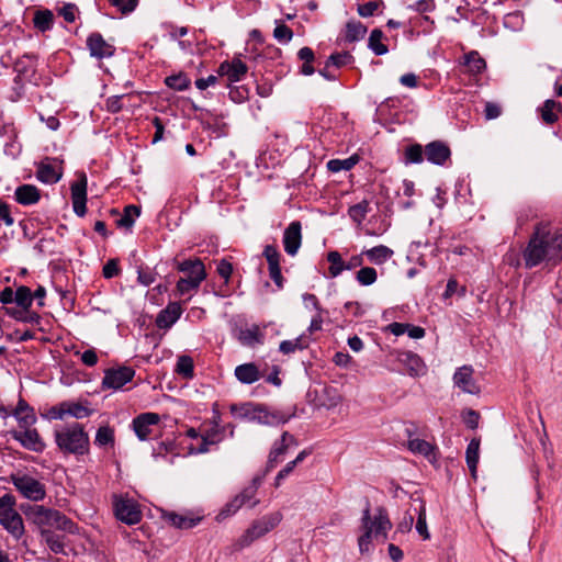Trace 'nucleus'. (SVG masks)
Masks as SVG:
<instances>
[{"label":"nucleus","mask_w":562,"mask_h":562,"mask_svg":"<svg viewBox=\"0 0 562 562\" xmlns=\"http://www.w3.org/2000/svg\"><path fill=\"white\" fill-rule=\"evenodd\" d=\"M525 268H554L562 262V227L538 223L522 250Z\"/></svg>","instance_id":"f257e3e1"},{"label":"nucleus","mask_w":562,"mask_h":562,"mask_svg":"<svg viewBox=\"0 0 562 562\" xmlns=\"http://www.w3.org/2000/svg\"><path fill=\"white\" fill-rule=\"evenodd\" d=\"M22 509L27 519L40 529V533L53 528L70 533L75 532L74 522L59 510L42 505H27V507H22Z\"/></svg>","instance_id":"f03ea898"},{"label":"nucleus","mask_w":562,"mask_h":562,"mask_svg":"<svg viewBox=\"0 0 562 562\" xmlns=\"http://www.w3.org/2000/svg\"><path fill=\"white\" fill-rule=\"evenodd\" d=\"M55 442L65 453L82 456L89 451V435L79 423H71L54 432Z\"/></svg>","instance_id":"7ed1b4c3"},{"label":"nucleus","mask_w":562,"mask_h":562,"mask_svg":"<svg viewBox=\"0 0 562 562\" xmlns=\"http://www.w3.org/2000/svg\"><path fill=\"white\" fill-rule=\"evenodd\" d=\"M281 520L282 514L279 512L270 513L254 520L244 533L233 543L234 550L240 551L249 547L252 542L273 530Z\"/></svg>","instance_id":"20e7f679"},{"label":"nucleus","mask_w":562,"mask_h":562,"mask_svg":"<svg viewBox=\"0 0 562 562\" xmlns=\"http://www.w3.org/2000/svg\"><path fill=\"white\" fill-rule=\"evenodd\" d=\"M359 529L370 530L374 535V539L379 543H384L387 539V533L392 529V522L385 508L376 507L374 513L370 509L368 503L362 512Z\"/></svg>","instance_id":"39448f33"},{"label":"nucleus","mask_w":562,"mask_h":562,"mask_svg":"<svg viewBox=\"0 0 562 562\" xmlns=\"http://www.w3.org/2000/svg\"><path fill=\"white\" fill-rule=\"evenodd\" d=\"M177 269L187 274L177 282V291L180 295L196 291L206 278L205 267L199 258L179 262Z\"/></svg>","instance_id":"423d86ee"},{"label":"nucleus","mask_w":562,"mask_h":562,"mask_svg":"<svg viewBox=\"0 0 562 562\" xmlns=\"http://www.w3.org/2000/svg\"><path fill=\"white\" fill-rule=\"evenodd\" d=\"M16 501L11 494L0 496V525L15 539L24 535V524L21 515L15 509Z\"/></svg>","instance_id":"0eeeda50"},{"label":"nucleus","mask_w":562,"mask_h":562,"mask_svg":"<svg viewBox=\"0 0 562 562\" xmlns=\"http://www.w3.org/2000/svg\"><path fill=\"white\" fill-rule=\"evenodd\" d=\"M10 482L29 501L41 502L46 497L45 484L25 472L18 471L12 473Z\"/></svg>","instance_id":"6e6552de"},{"label":"nucleus","mask_w":562,"mask_h":562,"mask_svg":"<svg viewBox=\"0 0 562 562\" xmlns=\"http://www.w3.org/2000/svg\"><path fill=\"white\" fill-rule=\"evenodd\" d=\"M21 430L10 431L12 438L21 443V446L33 452H43L46 445L41 438L38 431L31 427H21Z\"/></svg>","instance_id":"1a4fd4ad"},{"label":"nucleus","mask_w":562,"mask_h":562,"mask_svg":"<svg viewBox=\"0 0 562 562\" xmlns=\"http://www.w3.org/2000/svg\"><path fill=\"white\" fill-rule=\"evenodd\" d=\"M160 417L156 413H143L136 416L133 422V430L139 440H148L158 426Z\"/></svg>","instance_id":"9d476101"},{"label":"nucleus","mask_w":562,"mask_h":562,"mask_svg":"<svg viewBox=\"0 0 562 562\" xmlns=\"http://www.w3.org/2000/svg\"><path fill=\"white\" fill-rule=\"evenodd\" d=\"M114 513L119 520L127 525H135L142 518L137 505L132 499L127 498H115Z\"/></svg>","instance_id":"9b49d317"},{"label":"nucleus","mask_w":562,"mask_h":562,"mask_svg":"<svg viewBox=\"0 0 562 562\" xmlns=\"http://www.w3.org/2000/svg\"><path fill=\"white\" fill-rule=\"evenodd\" d=\"M61 176V164L56 159L45 158L37 165L36 178L43 183H56L60 180Z\"/></svg>","instance_id":"f8f14e48"},{"label":"nucleus","mask_w":562,"mask_h":562,"mask_svg":"<svg viewBox=\"0 0 562 562\" xmlns=\"http://www.w3.org/2000/svg\"><path fill=\"white\" fill-rule=\"evenodd\" d=\"M247 415L249 416L250 420L265 425L285 424L290 418L280 412H270L268 407L262 405L254 406L251 411H248Z\"/></svg>","instance_id":"ddd939ff"},{"label":"nucleus","mask_w":562,"mask_h":562,"mask_svg":"<svg viewBox=\"0 0 562 562\" xmlns=\"http://www.w3.org/2000/svg\"><path fill=\"white\" fill-rule=\"evenodd\" d=\"M135 371L131 367H120L105 371L102 384L109 389H120L134 378Z\"/></svg>","instance_id":"4468645a"},{"label":"nucleus","mask_w":562,"mask_h":562,"mask_svg":"<svg viewBox=\"0 0 562 562\" xmlns=\"http://www.w3.org/2000/svg\"><path fill=\"white\" fill-rule=\"evenodd\" d=\"M71 201L74 212L78 216H83L87 212L86 202H87V177L85 173L80 176V178L71 184Z\"/></svg>","instance_id":"2eb2a0df"},{"label":"nucleus","mask_w":562,"mask_h":562,"mask_svg":"<svg viewBox=\"0 0 562 562\" xmlns=\"http://www.w3.org/2000/svg\"><path fill=\"white\" fill-rule=\"evenodd\" d=\"M292 446H297L295 438L288 431H284L281 439L273 443V447L269 453L267 469L271 470L282 460L288 449Z\"/></svg>","instance_id":"dca6fc26"},{"label":"nucleus","mask_w":562,"mask_h":562,"mask_svg":"<svg viewBox=\"0 0 562 562\" xmlns=\"http://www.w3.org/2000/svg\"><path fill=\"white\" fill-rule=\"evenodd\" d=\"M90 55L103 59L114 55L115 47L108 43L100 33H91L87 38Z\"/></svg>","instance_id":"f3484780"},{"label":"nucleus","mask_w":562,"mask_h":562,"mask_svg":"<svg viewBox=\"0 0 562 562\" xmlns=\"http://www.w3.org/2000/svg\"><path fill=\"white\" fill-rule=\"evenodd\" d=\"M473 368L463 366L459 368L453 374V383L457 387L469 394H477L480 387L473 379Z\"/></svg>","instance_id":"a211bd4d"},{"label":"nucleus","mask_w":562,"mask_h":562,"mask_svg":"<svg viewBox=\"0 0 562 562\" xmlns=\"http://www.w3.org/2000/svg\"><path fill=\"white\" fill-rule=\"evenodd\" d=\"M302 226L299 221L290 223L283 234L284 250L290 256H295L302 243Z\"/></svg>","instance_id":"6ab92c4d"},{"label":"nucleus","mask_w":562,"mask_h":562,"mask_svg":"<svg viewBox=\"0 0 562 562\" xmlns=\"http://www.w3.org/2000/svg\"><path fill=\"white\" fill-rule=\"evenodd\" d=\"M247 65L239 58L232 61H224L220 65L217 74L220 77H226L228 82H237L247 74Z\"/></svg>","instance_id":"aec40b11"},{"label":"nucleus","mask_w":562,"mask_h":562,"mask_svg":"<svg viewBox=\"0 0 562 562\" xmlns=\"http://www.w3.org/2000/svg\"><path fill=\"white\" fill-rule=\"evenodd\" d=\"M397 360L401 364H403L406 368L407 373L411 376H420L426 374L427 372V368L424 361L418 355L414 352H401L397 357Z\"/></svg>","instance_id":"412c9836"},{"label":"nucleus","mask_w":562,"mask_h":562,"mask_svg":"<svg viewBox=\"0 0 562 562\" xmlns=\"http://www.w3.org/2000/svg\"><path fill=\"white\" fill-rule=\"evenodd\" d=\"M162 518L171 526L179 529H190L201 521V517L194 516L192 513H175L167 512Z\"/></svg>","instance_id":"4be33fe9"},{"label":"nucleus","mask_w":562,"mask_h":562,"mask_svg":"<svg viewBox=\"0 0 562 562\" xmlns=\"http://www.w3.org/2000/svg\"><path fill=\"white\" fill-rule=\"evenodd\" d=\"M450 155V148L442 142L435 140L425 146V156L431 164L443 165Z\"/></svg>","instance_id":"5701e85b"},{"label":"nucleus","mask_w":562,"mask_h":562,"mask_svg":"<svg viewBox=\"0 0 562 562\" xmlns=\"http://www.w3.org/2000/svg\"><path fill=\"white\" fill-rule=\"evenodd\" d=\"M181 314L182 308L179 303H169L167 307L157 315L156 325L161 329L170 328L180 318Z\"/></svg>","instance_id":"b1692460"},{"label":"nucleus","mask_w":562,"mask_h":562,"mask_svg":"<svg viewBox=\"0 0 562 562\" xmlns=\"http://www.w3.org/2000/svg\"><path fill=\"white\" fill-rule=\"evenodd\" d=\"M408 441L407 448L415 454H420L427 458L430 462L436 460V448L430 442L419 439L412 438V431L406 429Z\"/></svg>","instance_id":"393cba45"},{"label":"nucleus","mask_w":562,"mask_h":562,"mask_svg":"<svg viewBox=\"0 0 562 562\" xmlns=\"http://www.w3.org/2000/svg\"><path fill=\"white\" fill-rule=\"evenodd\" d=\"M14 198L21 205H33L40 201L41 192L33 184H22L15 189Z\"/></svg>","instance_id":"a878e982"},{"label":"nucleus","mask_w":562,"mask_h":562,"mask_svg":"<svg viewBox=\"0 0 562 562\" xmlns=\"http://www.w3.org/2000/svg\"><path fill=\"white\" fill-rule=\"evenodd\" d=\"M265 335L258 325H251L248 328L240 329L237 335L238 341L243 346L254 347L263 344Z\"/></svg>","instance_id":"bb28decb"},{"label":"nucleus","mask_w":562,"mask_h":562,"mask_svg":"<svg viewBox=\"0 0 562 562\" xmlns=\"http://www.w3.org/2000/svg\"><path fill=\"white\" fill-rule=\"evenodd\" d=\"M12 415L19 422L20 427H31L36 422L33 408L23 398L19 400Z\"/></svg>","instance_id":"cd10ccee"},{"label":"nucleus","mask_w":562,"mask_h":562,"mask_svg":"<svg viewBox=\"0 0 562 562\" xmlns=\"http://www.w3.org/2000/svg\"><path fill=\"white\" fill-rule=\"evenodd\" d=\"M235 376L244 384H252L261 378L258 367L250 362L237 366L235 368Z\"/></svg>","instance_id":"c85d7f7f"},{"label":"nucleus","mask_w":562,"mask_h":562,"mask_svg":"<svg viewBox=\"0 0 562 562\" xmlns=\"http://www.w3.org/2000/svg\"><path fill=\"white\" fill-rule=\"evenodd\" d=\"M362 255L367 256L372 263L383 265L384 262L392 258L394 251L387 246L379 245L370 249L363 250Z\"/></svg>","instance_id":"c756f323"},{"label":"nucleus","mask_w":562,"mask_h":562,"mask_svg":"<svg viewBox=\"0 0 562 562\" xmlns=\"http://www.w3.org/2000/svg\"><path fill=\"white\" fill-rule=\"evenodd\" d=\"M262 482L260 476L252 479L249 485H247L238 495H236L244 505L255 507L259 501L256 498L257 491Z\"/></svg>","instance_id":"7c9ffc66"},{"label":"nucleus","mask_w":562,"mask_h":562,"mask_svg":"<svg viewBox=\"0 0 562 562\" xmlns=\"http://www.w3.org/2000/svg\"><path fill=\"white\" fill-rule=\"evenodd\" d=\"M480 442L481 441L479 438H473L469 442L465 450V461L473 477L476 476L477 463L480 459Z\"/></svg>","instance_id":"2f4dec72"},{"label":"nucleus","mask_w":562,"mask_h":562,"mask_svg":"<svg viewBox=\"0 0 562 562\" xmlns=\"http://www.w3.org/2000/svg\"><path fill=\"white\" fill-rule=\"evenodd\" d=\"M41 539L49 550L56 554L65 553L64 537L59 536L52 530H44L41 532Z\"/></svg>","instance_id":"473e14b6"},{"label":"nucleus","mask_w":562,"mask_h":562,"mask_svg":"<svg viewBox=\"0 0 562 562\" xmlns=\"http://www.w3.org/2000/svg\"><path fill=\"white\" fill-rule=\"evenodd\" d=\"M329 262L328 274L330 278H337L345 269V261L341 258L340 252L331 250L326 256Z\"/></svg>","instance_id":"72a5a7b5"},{"label":"nucleus","mask_w":562,"mask_h":562,"mask_svg":"<svg viewBox=\"0 0 562 562\" xmlns=\"http://www.w3.org/2000/svg\"><path fill=\"white\" fill-rule=\"evenodd\" d=\"M370 211V203L368 200H362L361 202L351 205L348 210V215L350 218L357 224L361 225L366 220L367 214Z\"/></svg>","instance_id":"f704fd0d"},{"label":"nucleus","mask_w":562,"mask_h":562,"mask_svg":"<svg viewBox=\"0 0 562 562\" xmlns=\"http://www.w3.org/2000/svg\"><path fill=\"white\" fill-rule=\"evenodd\" d=\"M464 65L468 71L473 75L481 74L486 67L485 60L474 50L465 55Z\"/></svg>","instance_id":"c9c22d12"},{"label":"nucleus","mask_w":562,"mask_h":562,"mask_svg":"<svg viewBox=\"0 0 562 562\" xmlns=\"http://www.w3.org/2000/svg\"><path fill=\"white\" fill-rule=\"evenodd\" d=\"M114 441H115V437H114V429L113 428H111L108 425L101 426V427L98 428L97 434H95V438H94V443L98 447H100V448L106 447V446L113 447L114 446Z\"/></svg>","instance_id":"e433bc0d"},{"label":"nucleus","mask_w":562,"mask_h":562,"mask_svg":"<svg viewBox=\"0 0 562 562\" xmlns=\"http://www.w3.org/2000/svg\"><path fill=\"white\" fill-rule=\"evenodd\" d=\"M33 22L38 31L46 32L53 27L54 14L49 10L36 11Z\"/></svg>","instance_id":"4c0bfd02"},{"label":"nucleus","mask_w":562,"mask_h":562,"mask_svg":"<svg viewBox=\"0 0 562 562\" xmlns=\"http://www.w3.org/2000/svg\"><path fill=\"white\" fill-rule=\"evenodd\" d=\"M64 407L66 408L67 415L77 419L86 418L92 414L91 408L78 402H64Z\"/></svg>","instance_id":"58836bf2"},{"label":"nucleus","mask_w":562,"mask_h":562,"mask_svg":"<svg viewBox=\"0 0 562 562\" xmlns=\"http://www.w3.org/2000/svg\"><path fill=\"white\" fill-rule=\"evenodd\" d=\"M383 32L379 29H374L369 36V48L378 56L387 53V47L382 43Z\"/></svg>","instance_id":"ea45409f"},{"label":"nucleus","mask_w":562,"mask_h":562,"mask_svg":"<svg viewBox=\"0 0 562 562\" xmlns=\"http://www.w3.org/2000/svg\"><path fill=\"white\" fill-rule=\"evenodd\" d=\"M359 161L357 155L350 156L346 159H331L327 162V168L331 172H339L341 170H350Z\"/></svg>","instance_id":"a19ab883"},{"label":"nucleus","mask_w":562,"mask_h":562,"mask_svg":"<svg viewBox=\"0 0 562 562\" xmlns=\"http://www.w3.org/2000/svg\"><path fill=\"white\" fill-rule=\"evenodd\" d=\"M414 512L417 513L416 530L425 539L430 538V533L426 522V507L423 501H419L418 507H414Z\"/></svg>","instance_id":"79ce46f5"},{"label":"nucleus","mask_w":562,"mask_h":562,"mask_svg":"<svg viewBox=\"0 0 562 562\" xmlns=\"http://www.w3.org/2000/svg\"><path fill=\"white\" fill-rule=\"evenodd\" d=\"M140 214V209L136 205H127L124 209V213L121 216L120 220H117V225L120 227L130 228L133 226L136 217H138Z\"/></svg>","instance_id":"37998d69"},{"label":"nucleus","mask_w":562,"mask_h":562,"mask_svg":"<svg viewBox=\"0 0 562 562\" xmlns=\"http://www.w3.org/2000/svg\"><path fill=\"white\" fill-rule=\"evenodd\" d=\"M374 535L370 530L360 529V536L358 537L359 552L362 555H369L373 551Z\"/></svg>","instance_id":"c03bdc74"},{"label":"nucleus","mask_w":562,"mask_h":562,"mask_svg":"<svg viewBox=\"0 0 562 562\" xmlns=\"http://www.w3.org/2000/svg\"><path fill=\"white\" fill-rule=\"evenodd\" d=\"M367 33V27L360 22H349L346 26V40L348 42H356L361 38Z\"/></svg>","instance_id":"a18cd8bd"},{"label":"nucleus","mask_w":562,"mask_h":562,"mask_svg":"<svg viewBox=\"0 0 562 562\" xmlns=\"http://www.w3.org/2000/svg\"><path fill=\"white\" fill-rule=\"evenodd\" d=\"M14 302L24 310H27L33 302L31 290L25 285L19 286L14 292Z\"/></svg>","instance_id":"49530a36"},{"label":"nucleus","mask_w":562,"mask_h":562,"mask_svg":"<svg viewBox=\"0 0 562 562\" xmlns=\"http://www.w3.org/2000/svg\"><path fill=\"white\" fill-rule=\"evenodd\" d=\"M165 82L169 88L177 91H183L190 86V79L181 72L167 77Z\"/></svg>","instance_id":"de8ad7c7"},{"label":"nucleus","mask_w":562,"mask_h":562,"mask_svg":"<svg viewBox=\"0 0 562 562\" xmlns=\"http://www.w3.org/2000/svg\"><path fill=\"white\" fill-rule=\"evenodd\" d=\"M243 506H245V505L240 502V499L237 496H235L217 514V516H216L217 521H222V520L226 519L227 517L234 515Z\"/></svg>","instance_id":"09e8293b"},{"label":"nucleus","mask_w":562,"mask_h":562,"mask_svg":"<svg viewBox=\"0 0 562 562\" xmlns=\"http://www.w3.org/2000/svg\"><path fill=\"white\" fill-rule=\"evenodd\" d=\"M378 273L372 267H362L356 274L357 281L361 285H371L376 281Z\"/></svg>","instance_id":"8fccbe9b"},{"label":"nucleus","mask_w":562,"mask_h":562,"mask_svg":"<svg viewBox=\"0 0 562 562\" xmlns=\"http://www.w3.org/2000/svg\"><path fill=\"white\" fill-rule=\"evenodd\" d=\"M425 149L422 145L415 144L406 148L405 150V162L406 164H419L424 160Z\"/></svg>","instance_id":"3c124183"},{"label":"nucleus","mask_w":562,"mask_h":562,"mask_svg":"<svg viewBox=\"0 0 562 562\" xmlns=\"http://www.w3.org/2000/svg\"><path fill=\"white\" fill-rule=\"evenodd\" d=\"M555 108L561 109V105L554 100H547L541 108V117L547 124H552L558 120V115L553 112Z\"/></svg>","instance_id":"603ef678"},{"label":"nucleus","mask_w":562,"mask_h":562,"mask_svg":"<svg viewBox=\"0 0 562 562\" xmlns=\"http://www.w3.org/2000/svg\"><path fill=\"white\" fill-rule=\"evenodd\" d=\"M273 37L280 43H289L293 37V32L283 22H277L273 31Z\"/></svg>","instance_id":"864d4df0"},{"label":"nucleus","mask_w":562,"mask_h":562,"mask_svg":"<svg viewBox=\"0 0 562 562\" xmlns=\"http://www.w3.org/2000/svg\"><path fill=\"white\" fill-rule=\"evenodd\" d=\"M177 372L184 378L193 376V361L188 356H181L177 362Z\"/></svg>","instance_id":"5fc2aeb1"},{"label":"nucleus","mask_w":562,"mask_h":562,"mask_svg":"<svg viewBox=\"0 0 562 562\" xmlns=\"http://www.w3.org/2000/svg\"><path fill=\"white\" fill-rule=\"evenodd\" d=\"M263 256L268 262V269L280 267V252L276 246L267 245L263 249Z\"/></svg>","instance_id":"6e6d98bb"},{"label":"nucleus","mask_w":562,"mask_h":562,"mask_svg":"<svg viewBox=\"0 0 562 562\" xmlns=\"http://www.w3.org/2000/svg\"><path fill=\"white\" fill-rule=\"evenodd\" d=\"M306 348V344L303 342L302 338H296L293 340H283L280 342L279 350L284 353L289 355L296 350H302Z\"/></svg>","instance_id":"4d7b16f0"},{"label":"nucleus","mask_w":562,"mask_h":562,"mask_svg":"<svg viewBox=\"0 0 562 562\" xmlns=\"http://www.w3.org/2000/svg\"><path fill=\"white\" fill-rule=\"evenodd\" d=\"M381 1H369L358 5V13L363 18H369L379 9Z\"/></svg>","instance_id":"13d9d810"},{"label":"nucleus","mask_w":562,"mask_h":562,"mask_svg":"<svg viewBox=\"0 0 562 562\" xmlns=\"http://www.w3.org/2000/svg\"><path fill=\"white\" fill-rule=\"evenodd\" d=\"M110 3L116 7L122 13L132 12L136 5L138 0H109Z\"/></svg>","instance_id":"bf43d9fd"},{"label":"nucleus","mask_w":562,"mask_h":562,"mask_svg":"<svg viewBox=\"0 0 562 562\" xmlns=\"http://www.w3.org/2000/svg\"><path fill=\"white\" fill-rule=\"evenodd\" d=\"M351 58V56L348 53H341V54H333L327 59V67L336 66L341 67L348 63V60Z\"/></svg>","instance_id":"052dcab7"},{"label":"nucleus","mask_w":562,"mask_h":562,"mask_svg":"<svg viewBox=\"0 0 562 562\" xmlns=\"http://www.w3.org/2000/svg\"><path fill=\"white\" fill-rule=\"evenodd\" d=\"M435 2L434 0H419L415 2L414 4L408 5V9L424 13V12H430L435 9Z\"/></svg>","instance_id":"680f3d73"},{"label":"nucleus","mask_w":562,"mask_h":562,"mask_svg":"<svg viewBox=\"0 0 562 562\" xmlns=\"http://www.w3.org/2000/svg\"><path fill=\"white\" fill-rule=\"evenodd\" d=\"M216 271L217 273L225 280V282H227L232 276V272H233V266L229 261H227L226 259H222L218 263H217V268H216Z\"/></svg>","instance_id":"e2e57ef3"},{"label":"nucleus","mask_w":562,"mask_h":562,"mask_svg":"<svg viewBox=\"0 0 562 562\" xmlns=\"http://www.w3.org/2000/svg\"><path fill=\"white\" fill-rule=\"evenodd\" d=\"M124 95L121 94V95H112L110 98L106 99L105 101V106H106V110L111 113H117L122 110V98Z\"/></svg>","instance_id":"0e129e2a"},{"label":"nucleus","mask_w":562,"mask_h":562,"mask_svg":"<svg viewBox=\"0 0 562 562\" xmlns=\"http://www.w3.org/2000/svg\"><path fill=\"white\" fill-rule=\"evenodd\" d=\"M502 113V109L497 103L486 102L484 109V115L486 120L497 119Z\"/></svg>","instance_id":"69168bd1"},{"label":"nucleus","mask_w":562,"mask_h":562,"mask_svg":"<svg viewBox=\"0 0 562 562\" xmlns=\"http://www.w3.org/2000/svg\"><path fill=\"white\" fill-rule=\"evenodd\" d=\"M103 277L106 279H111L119 274L120 268L117 265V260L110 259L103 267Z\"/></svg>","instance_id":"338daca9"},{"label":"nucleus","mask_w":562,"mask_h":562,"mask_svg":"<svg viewBox=\"0 0 562 562\" xmlns=\"http://www.w3.org/2000/svg\"><path fill=\"white\" fill-rule=\"evenodd\" d=\"M0 221H2L7 226H12L14 224V220L11 216L10 206L5 202L0 200Z\"/></svg>","instance_id":"774afa93"}]
</instances>
